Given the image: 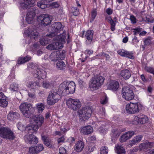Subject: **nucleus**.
<instances>
[{
    "label": "nucleus",
    "mask_w": 154,
    "mask_h": 154,
    "mask_svg": "<svg viewBox=\"0 0 154 154\" xmlns=\"http://www.w3.org/2000/svg\"><path fill=\"white\" fill-rule=\"evenodd\" d=\"M152 38L149 36L145 38L144 40V45H149L152 43Z\"/></svg>",
    "instance_id": "a19ab883"
},
{
    "label": "nucleus",
    "mask_w": 154,
    "mask_h": 154,
    "mask_svg": "<svg viewBox=\"0 0 154 154\" xmlns=\"http://www.w3.org/2000/svg\"><path fill=\"white\" fill-rule=\"evenodd\" d=\"M121 133V131L117 129H113L112 131V133L111 134L112 137V141L113 139L118 137Z\"/></svg>",
    "instance_id": "2f4dec72"
},
{
    "label": "nucleus",
    "mask_w": 154,
    "mask_h": 154,
    "mask_svg": "<svg viewBox=\"0 0 154 154\" xmlns=\"http://www.w3.org/2000/svg\"><path fill=\"white\" fill-rule=\"evenodd\" d=\"M6 99H4L0 100V106L5 107L7 106L8 102L6 100Z\"/></svg>",
    "instance_id": "09e8293b"
},
{
    "label": "nucleus",
    "mask_w": 154,
    "mask_h": 154,
    "mask_svg": "<svg viewBox=\"0 0 154 154\" xmlns=\"http://www.w3.org/2000/svg\"><path fill=\"white\" fill-rule=\"evenodd\" d=\"M80 132L84 135H88L93 132V129L90 125L85 126L80 129Z\"/></svg>",
    "instance_id": "412c9836"
},
{
    "label": "nucleus",
    "mask_w": 154,
    "mask_h": 154,
    "mask_svg": "<svg viewBox=\"0 0 154 154\" xmlns=\"http://www.w3.org/2000/svg\"><path fill=\"white\" fill-rule=\"evenodd\" d=\"M18 85L16 83H13L10 85V89L14 91H17L18 90Z\"/></svg>",
    "instance_id": "49530a36"
},
{
    "label": "nucleus",
    "mask_w": 154,
    "mask_h": 154,
    "mask_svg": "<svg viewBox=\"0 0 154 154\" xmlns=\"http://www.w3.org/2000/svg\"><path fill=\"white\" fill-rule=\"evenodd\" d=\"M75 84L74 82L65 81L59 85V92L65 95L73 94L75 92Z\"/></svg>",
    "instance_id": "f03ea898"
},
{
    "label": "nucleus",
    "mask_w": 154,
    "mask_h": 154,
    "mask_svg": "<svg viewBox=\"0 0 154 154\" xmlns=\"http://www.w3.org/2000/svg\"><path fill=\"white\" fill-rule=\"evenodd\" d=\"M6 98V97L4 95L3 93L2 92H0V100Z\"/></svg>",
    "instance_id": "e2e57ef3"
},
{
    "label": "nucleus",
    "mask_w": 154,
    "mask_h": 154,
    "mask_svg": "<svg viewBox=\"0 0 154 154\" xmlns=\"http://www.w3.org/2000/svg\"><path fill=\"white\" fill-rule=\"evenodd\" d=\"M40 43L42 45H45L48 43V40L46 37H44L40 39Z\"/></svg>",
    "instance_id": "37998d69"
},
{
    "label": "nucleus",
    "mask_w": 154,
    "mask_h": 154,
    "mask_svg": "<svg viewBox=\"0 0 154 154\" xmlns=\"http://www.w3.org/2000/svg\"><path fill=\"white\" fill-rule=\"evenodd\" d=\"M33 135L32 134L28 135H26L24 137V139L25 142L27 143L31 144V141L32 139L33 138Z\"/></svg>",
    "instance_id": "ea45409f"
},
{
    "label": "nucleus",
    "mask_w": 154,
    "mask_h": 154,
    "mask_svg": "<svg viewBox=\"0 0 154 154\" xmlns=\"http://www.w3.org/2000/svg\"><path fill=\"white\" fill-rule=\"evenodd\" d=\"M121 76L125 80L128 79L131 76V73L127 69L122 70L121 72Z\"/></svg>",
    "instance_id": "c756f323"
},
{
    "label": "nucleus",
    "mask_w": 154,
    "mask_h": 154,
    "mask_svg": "<svg viewBox=\"0 0 154 154\" xmlns=\"http://www.w3.org/2000/svg\"><path fill=\"white\" fill-rule=\"evenodd\" d=\"M108 152V148L106 146H103L101 148L100 150V154H107Z\"/></svg>",
    "instance_id": "de8ad7c7"
},
{
    "label": "nucleus",
    "mask_w": 154,
    "mask_h": 154,
    "mask_svg": "<svg viewBox=\"0 0 154 154\" xmlns=\"http://www.w3.org/2000/svg\"><path fill=\"white\" fill-rule=\"evenodd\" d=\"M135 120H137V122L141 124H144L148 121L147 117L143 115H139L138 116H136L134 118Z\"/></svg>",
    "instance_id": "4be33fe9"
},
{
    "label": "nucleus",
    "mask_w": 154,
    "mask_h": 154,
    "mask_svg": "<svg viewBox=\"0 0 154 154\" xmlns=\"http://www.w3.org/2000/svg\"><path fill=\"white\" fill-rule=\"evenodd\" d=\"M36 107L39 113H41L45 109V105L42 103H39L36 104Z\"/></svg>",
    "instance_id": "4c0bfd02"
},
{
    "label": "nucleus",
    "mask_w": 154,
    "mask_h": 154,
    "mask_svg": "<svg viewBox=\"0 0 154 154\" xmlns=\"http://www.w3.org/2000/svg\"><path fill=\"white\" fill-rule=\"evenodd\" d=\"M139 41L137 39V38L135 36L133 39L132 42L133 44H136L139 42Z\"/></svg>",
    "instance_id": "338daca9"
},
{
    "label": "nucleus",
    "mask_w": 154,
    "mask_h": 154,
    "mask_svg": "<svg viewBox=\"0 0 154 154\" xmlns=\"http://www.w3.org/2000/svg\"><path fill=\"white\" fill-rule=\"evenodd\" d=\"M130 19L131 20L132 23L134 24L136 23V18L134 15H131Z\"/></svg>",
    "instance_id": "13d9d810"
},
{
    "label": "nucleus",
    "mask_w": 154,
    "mask_h": 154,
    "mask_svg": "<svg viewBox=\"0 0 154 154\" xmlns=\"http://www.w3.org/2000/svg\"><path fill=\"white\" fill-rule=\"evenodd\" d=\"M104 80L103 77L100 76H95L89 82L90 88L96 90L99 89L103 85Z\"/></svg>",
    "instance_id": "20e7f679"
},
{
    "label": "nucleus",
    "mask_w": 154,
    "mask_h": 154,
    "mask_svg": "<svg viewBox=\"0 0 154 154\" xmlns=\"http://www.w3.org/2000/svg\"><path fill=\"white\" fill-rule=\"evenodd\" d=\"M20 111L24 116L29 118L32 113L33 109L31 105L27 102L23 103L19 106Z\"/></svg>",
    "instance_id": "423d86ee"
},
{
    "label": "nucleus",
    "mask_w": 154,
    "mask_h": 154,
    "mask_svg": "<svg viewBox=\"0 0 154 154\" xmlns=\"http://www.w3.org/2000/svg\"><path fill=\"white\" fill-rule=\"evenodd\" d=\"M85 144L81 140L78 141L74 146V150L78 152H80L83 150Z\"/></svg>",
    "instance_id": "393cba45"
},
{
    "label": "nucleus",
    "mask_w": 154,
    "mask_h": 154,
    "mask_svg": "<svg viewBox=\"0 0 154 154\" xmlns=\"http://www.w3.org/2000/svg\"><path fill=\"white\" fill-rule=\"evenodd\" d=\"M119 88V83L117 81L112 80L109 82L107 88L109 90L115 91L118 90Z\"/></svg>",
    "instance_id": "aec40b11"
},
{
    "label": "nucleus",
    "mask_w": 154,
    "mask_h": 154,
    "mask_svg": "<svg viewBox=\"0 0 154 154\" xmlns=\"http://www.w3.org/2000/svg\"><path fill=\"white\" fill-rule=\"evenodd\" d=\"M115 150L118 154H125L126 152L124 147L121 145L119 144L116 145Z\"/></svg>",
    "instance_id": "cd10ccee"
},
{
    "label": "nucleus",
    "mask_w": 154,
    "mask_h": 154,
    "mask_svg": "<svg viewBox=\"0 0 154 154\" xmlns=\"http://www.w3.org/2000/svg\"><path fill=\"white\" fill-rule=\"evenodd\" d=\"M106 12L107 14L109 15H110L112 13V9L108 8L106 10Z\"/></svg>",
    "instance_id": "69168bd1"
},
{
    "label": "nucleus",
    "mask_w": 154,
    "mask_h": 154,
    "mask_svg": "<svg viewBox=\"0 0 154 154\" xmlns=\"http://www.w3.org/2000/svg\"><path fill=\"white\" fill-rule=\"evenodd\" d=\"M35 15V14L32 11H28L26 16V22L28 23H31Z\"/></svg>",
    "instance_id": "bb28decb"
},
{
    "label": "nucleus",
    "mask_w": 154,
    "mask_h": 154,
    "mask_svg": "<svg viewBox=\"0 0 154 154\" xmlns=\"http://www.w3.org/2000/svg\"><path fill=\"white\" fill-rule=\"evenodd\" d=\"M0 136L11 140H13L15 137L12 131L9 128L5 127L0 128Z\"/></svg>",
    "instance_id": "1a4fd4ad"
},
{
    "label": "nucleus",
    "mask_w": 154,
    "mask_h": 154,
    "mask_svg": "<svg viewBox=\"0 0 154 154\" xmlns=\"http://www.w3.org/2000/svg\"><path fill=\"white\" fill-rule=\"evenodd\" d=\"M143 136L142 135L137 136L130 141V145L132 146L139 143L141 140Z\"/></svg>",
    "instance_id": "c85d7f7f"
},
{
    "label": "nucleus",
    "mask_w": 154,
    "mask_h": 154,
    "mask_svg": "<svg viewBox=\"0 0 154 154\" xmlns=\"http://www.w3.org/2000/svg\"><path fill=\"white\" fill-rule=\"evenodd\" d=\"M51 5L53 8H57L59 6V4L57 2L52 3Z\"/></svg>",
    "instance_id": "680f3d73"
},
{
    "label": "nucleus",
    "mask_w": 154,
    "mask_h": 154,
    "mask_svg": "<svg viewBox=\"0 0 154 154\" xmlns=\"http://www.w3.org/2000/svg\"><path fill=\"white\" fill-rule=\"evenodd\" d=\"M80 119L83 121H85L91 116L92 113L90 107H86L82 108L78 111Z\"/></svg>",
    "instance_id": "0eeeda50"
},
{
    "label": "nucleus",
    "mask_w": 154,
    "mask_h": 154,
    "mask_svg": "<svg viewBox=\"0 0 154 154\" xmlns=\"http://www.w3.org/2000/svg\"><path fill=\"white\" fill-rule=\"evenodd\" d=\"M54 37V39L56 40V41L49 45L46 47L49 50H58L62 48L63 47V44L65 43L66 35L64 33L63 35H60Z\"/></svg>",
    "instance_id": "f257e3e1"
},
{
    "label": "nucleus",
    "mask_w": 154,
    "mask_h": 154,
    "mask_svg": "<svg viewBox=\"0 0 154 154\" xmlns=\"http://www.w3.org/2000/svg\"><path fill=\"white\" fill-rule=\"evenodd\" d=\"M32 121L34 122L36 125L40 127L44 122V117L41 115H36L30 118Z\"/></svg>",
    "instance_id": "4468645a"
},
{
    "label": "nucleus",
    "mask_w": 154,
    "mask_h": 154,
    "mask_svg": "<svg viewBox=\"0 0 154 154\" xmlns=\"http://www.w3.org/2000/svg\"><path fill=\"white\" fill-rule=\"evenodd\" d=\"M63 27L60 22L52 23L51 28L52 32L47 34L46 36L52 38L60 35H63L64 33H66L63 30Z\"/></svg>",
    "instance_id": "7ed1b4c3"
},
{
    "label": "nucleus",
    "mask_w": 154,
    "mask_h": 154,
    "mask_svg": "<svg viewBox=\"0 0 154 154\" xmlns=\"http://www.w3.org/2000/svg\"><path fill=\"white\" fill-rule=\"evenodd\" d=\"M20 115L17 112H10L8 115V119L11 121H14L20 118Z\"/></svg>",
    "instance_id": "b1692460"
},
{
    "label": "nucleus",
    "mask_w": 154,
    "mask_h": 154,
    "mask_svg": "<svg viewBox=\"0 0 154 154\" xmlns=\"http://www.w3.org/2000/svg\"><path fill=\"white\" fill-rule=\"evenodd\" d=\"M140 106L139 103L131 102L126 105L125 109L127 112L129 114H135L139 112Z\"/></svg>",
    "instance_id": "9d476101"
},
{
    "label": "nucleus",
    "mask_w": 154,
    "mask_h": 154,
    "mask_svg": "<svg viewBox=\"0 0 154 154\" xmlns=\"http://www.w3.org/2000/svg\"><path fill=\"white\" fill-rule=\"evenodd\" d=\"M96 140V138L95 136H92L88 138V140L90 142H92Z\"/></svg>",
    "instance_id": "774afa93"
},
{
    "label": "nucleus",
    "mask_w": 154,
    "mask_h": 154,
    "mask_svg": "<svg viewBox=\"0 0 154 154\" xmlns=\"http://www.w3.org/2000/svg\"><path fill=\"white\" fill-rule=\"evenodd\" d=\"M94 32L92 30H87L85 35V37L86 39L85 42L87 45L91 44L92 42Z\"/></svg>",
    "instance_id": "a211bd4d"
},
{
    "label": "nucleus",
    "mask_w": 154,
    "mask_h": 154,
    "mask_svg": "<svg viewBox=\"0 0 154 154\" xmlns=\"http://www.w3.org/2000/svg\"><path fill=\"white\" fill-rule=\"evenodd\" d=\"M24 33L28 35L31 41H33L36 40L40 36V34L36 30L32 28H30L25 30Z\"/></svg>",
    "instance_id": "f8f14e48"
},
{
    "label": "nucleus",
    "mask_w": 154,
    "mask_h": 154,
    "mask_svg": "<svg viewBox=\"0 0 154 154\" xmlns=\"http://www.w3.org/2000/svg\"><path fill=\"white\" fill-rule=\"evenodd\" d=\"M57 51L52 53L50 55V58L53 61H57L59 60L58 57H57Z\"/></svg>",
    "instance_id": "79ce46f5"
},
{
    "label": "nucleus",
    "mask_w": 154,
    "mask_h": 154,
    "mask_svg": "<svg viewBox=\"0 0 154 154\" xmlns=\"http://www.w3.org/2000/svg\"><path fill=\"white\" fill-rule=\"evenodd\" d=\"M37 6L42 9H45L47 8V5L44 4L42 1H39L37 3Z\"/></svg>",
    "instance_id": "a18cd8bd"
},
{
    "label": "nucleus",
    "mask_w": 154,
    "mask_h": 154,
    "mask_svg": "<svg viewBox=\"0 0 154 154\" xmlns=\"http://www.w3.org/2000/svg\"><path fill=\"white\" fill-rule=\"evenodd\" d=\"M133 30H134L133 32L134 33V35H135L138 34L141 31L140 28H137L134 29Z\"/></svg>",
    "instance_id": "bf43d9fd"
},
{
    "label": "nucleus",
    "mask_w": 154,
    "mask_h": 154,
    "mask_svg": "<svg viewBox=\"0 0 154 154\" xmlns=\"http://www.w3.org/2000/svg\"><path fill=\"white\" fill-rule=\"evenodd\" d=\"M145 70L148 72L152 73L154 70L153 68L146 66L145 68Z\"/></svg>",
    "instance_id": "6e6d98bb"
},
{
    "label": "nucleus",
    "mask_w": 154,
    "mask_h": 154,
    "mask_svg": "<svg viewBox=\"0 0 154 154\" xmlns=\"http://www.w3.org/2000/svg\"><path fill=\"white\" fill-rule=\"evenodd\" d=\"M56 67L60 70H63L65 69L66 65L63 61L60 60L57 62Z\"/></svg>",
    "instance_id": "c9c22d12"
},
{
    "label": "nucleus",
    "mask_w": 154,
    "mask_h": 154,
    "mask_svg": "<svg viewBox=\"0 0 154 154\" xmlns=\"http://www.w3.org/2000/svg\"><path fill=\"white\" fill-rule=\"evenodd\" d=\"M46 74V72L43 70L41 69H38L36 70V73L34 74L35 77H38V79H42L43 77H45Z\"/></svg>",
    "instance_id": "a878e982"
},
{
    "label": "nucleus",
    "mask_w": 154,
    "mask_h": 154,
    "mask_svg": "<svg viewBox=\"0 0 154 154\" xmlns=\"http://www.w3.org/2000/svg\"><path fill=\"white\" fill-rule=\"evenodd\" d=\"M57 57L59 59H63L65 57L66 51L64 50H60L59 51H57Z\"/></svg>",
    "instance_id": "e433bc0d"
},
{
    "label": "nucleus",
    "mask_w": 154,
    "mask_h": 154,
    "mask_svg": "<svg viewBox=\"0 0 154 154\" xmlns=\"http://www.w3.org/2000/svg\"><path fill=\"white\" fill-rule=\"evenodd\" d=\"M34 2V0H23V2L20 3V8L21 9H27L29 5L31 6Z\"/></svg>",
    "instance_id": "f3484780"
},
{
    "label": "nucleus",
    "mask_w": 154,
    "mask_h": 154,
    "mask_svg": "<svg viewBox=\"0 0 154 154\" xmlns=\"http://www.w3.org/2000/svg\"><path fill=\"white\" fill-rule=\"evenodd\" d=\"M122 96L124 99L127 100H131L134 97L133 90L129 87H125L123 88Z\"/></svg>",
    "instance_id": "9b49d317"
},
{
    "label": "nucleus",
    "mask_w": 154,
    "mask_h": 154,
    "mask_svg": "<svg viewBox=\"0 0 154 154\" xmlns=\"http://www.w3.org/2000/svg\"><path fill=\"white\" fill-rule=\"evenodd\" d=\"M108 98L106 96L103 97L101 98L100 100V102L102 105H104L106 104L108 102Z\"/></svg>",
    "instance_id": "3c124183"
},
{
    "label": "nucleus",
    "mask_w": 154,
    "mask_h": 154,
    "mask_svg": "<svg viewBox=\"0 0 154 154\" xmlns=\"http://www.w3.org/2000/svg\"><path fill=\"white\" fill-rule=\"evenodd\" d=\"M33 138L32 139L31 141L32 142L31 144H36L38 142V139L36 136L33 135Z\"/></svg>",
    "instance_id": "5fc2aeb1"
},
{
    "label": "nucleus",
    "mask_w": 154,
    "mask_h": 154,
    "mask_svg": "<svg viewBox=\"0 0 154 154\" xmlns=\"http://www.w3.org/2000/svg\"><path fill=\"white\" fill-rule=\"evenodd\" d=\"M97 14V12L96 9H93L91 12V18L90 20L91 22L94 20Z\"/></svg>",
    "instance_id": "c03bdc74"
},
{
    "label": "nucleus",
    "mask_w": 154,
    "mask_h": 154,
    "mask_svg": "<svg viewBox=\"0 0 154 154\" xmlns=\"http://www.w3.org/2000/svg\"><path fill=\"white\" fill-rule=\"evenodd\" d=\"M39 127L37 125H27L26 128V130L28 133H33L34 132L36 131Z\"/></svg>",
    "instance_id": "5701e85b"
},
{
    "label": "nucleus",
    "mask_w": 154,
    "mask_h": 154,
    "mask_svg": "<svg viewBox=\"0 0 154 154\" xmlns=\"http://www.w3.org/2000/svg\"><path fill=\"white\" fill-rule=\"evenodd\" d=\"M148 145L147 142H144L140 143L139 146L140 151L148 149Z\"/></svg>",
    "instance_id": "58836bf2"
},
{
    "label": "nucleus",
    "mask_w": 154,
    "mask_h": 154,
    "mask_svg": "<svg viewBox=\"0 0 154 154\" xmlns=\"http://www.w3.org/2000/svg\"><path fill=\"white\" fill-rule=\"evenodd\" d=\"M134 132L133 131H130L124 134L120 137V141L124 142L129 139L134 134Z\"/></svg>",
    "instance_id": "6ab92c4d"
},
{
    "label": "nucleus",
    "mask_w": 154,
    "mask_h": 154,
    "mask_svg": "<svg viewBox=\"0 0 154 154\" xmlns=\"http://www.w3.org/2000/svg\"><path fill=\"white\" fill-rule=\"evenodd\" d=\"M118 54L122 57H124L132 59L134 58V57L133 55L132 52L124 50L123 49L117 51Z\"/></svg>",
    "instance_id": "dca6fc26"
},
{
    "label": "nucleus",
    "mask_w": 154,
    "mask_h": 154,
    "mask_svg": "<svg viewBox=\"0 0 154 154\" xmlns=\"http://www.w3.org/2000/svg\"><path fill=\"white\" fill-rule=\"evenodd\" d=\"M60 154H66V149L63 147H61L59 149Z\"/></svg>",
    "instance_id": "4d7b16f0"
},
{
    "label": "nucleus",
    "mask_w": 154,
    "mask_h": 154,
    "mask_svg": "<svg viewBox=\"0 0 154 154\" xmlns=\"http://www.w3.org/2000/svg\"><path fill=\"white\" fill-rule=\"evenodd\" d=\"M93 53V51L92 50L86 49L85 51V53L86 54L90 55L92 54Z\"/></svg>",
    "instance_id": "052dcab7"
},
{
    "label": "nucleus",
    "mask_w": 154,
    "mask_h": 154,
    "mask_svg": "<svg viewBox=\"0 0 154 154\" xmlns=\"http://www.w3.org/2000/svg\"><path fill=\"white\" fill-rule=\"evenodd\" d=\"M106 19L111 25V30L112 31H114L115 29V27L117 22H115V21L113 20L110 17H106Z\"/></svg>",
    "instance_id": "7c9ffc66"
},
{
    "label": "nucleus",
    "mask_w": 154,
    "mask_h": 154,
    "mask_svg": "<svg viewBox=\"0 0 154 154\" xmlns=\"http://www.w3.org/2000/svg\"><path fill=\"white\" fill-rule=\"evenodd\" d=\"M65 140V139L63 136L58 138L57 139V142L58 143H62L64 142Z\"/></svg>",
    "instance_id": "0e129e2a"
},
{
    "label": "nucleus",
    "mask_w": 154,
    "mask_h": 154,
    "mask_svg": "<svg viewBox=\"0 0 154 154\" xmlns=\"http://www.w3.org/2000/svg\"><path fill=\"white\" fill-rule=\"evenodd\" d=\"M139 149V148L138 146L134 147L133 149H131L130 150L131 154H134L135 152H137Z\"/></svg>",
    "instance_id": "864d4df0"
},
{
    "label": "nucleus",
    "mask_w": 154,
    "mask_h": 154,
    "mask_svg": "<svg viewBox=\"0 0 154 154\" xmlns=\"http://www.w3.org/2000/svg\"><path fill=\"white\" fill-rule=\"evenodd\" d=\"M27 86L29 88H31L32 89H37L40 86L39 83L37 82H30L28 83Z\"/></svg>",
    "instance_id": "473e14b6"
},
{
    "label": "nucleus",
    "mask_w": 154,
    "mask_h": 154,
    "mask_svg": "<svg viewBox=\"0 0 154 154\" xmlns=\"http://www.w3.org/2000/svg\"><path fill=\"white\" fill-rule=\"evenodd\" d=\"M31 59L30 57L26 56L24 57H19L17 60V63L20 64H22L25 62L28 61Z\"/></svg>",
    "instance_id": "72a5a7b5"
},
{
    "label": "nucleus",
    "mask_w": 154,
    "mask_h": 154,
    "mask_svg": "<svg viewBox=\"0 0 154 154\" xmlns=\"http://www.w3.org/2000/svg\"><path fill=\"white\" fill-rule=\"evenodd\" d=\"M17 127L18 130L23 131V130L25 128V127L24 125H23L22 123L20 122H18L17 125Z\"/></svg>",
    "instance_id": "8fccbe9b"
},
{
    "label": "nucleus",
    "mask_w": 154,
    "mask_h": 154,
    "mask_svg": "<svg viewBox=\"0 0 154 154\" xmlns=\"http://www.w3.org/2000/svg\"><path fill=\"white\" fill-rule=\"evenodd\" d=\"M68 107L73 110H76L81 106V103L79 100L69 98L66 101Z\"/></svg>",
    "instance_id": "6e6552de"
},
{
    "label": "nucleus",
    "mask_w": 154,
    "mask_h": 154,
    "mask_svg": "<svg viewBox=\"0 0 154 154\" xmlns=\"http://www.w3.org/2000/svg\"><path fill=\"white\" fill-rule=\"evenodd\" d=\"M42 86L44 88H49L53 86L54 84L52 81L49 82L48 81H44L42 82Z\"/></svg>",
    "instance_id": "f704fd0d"
},
{
    "label": "nucleus",
    "mask_w": 154,
    "mask_h": 154,
    "mask_svg": "<svg viewBox=\"0 0 154 154\" xmlns=\"http://www.w3.org/2000/svg\"><path fill=\"white\" fill-rule=\"evenodd\" d=\"M59 88L58 89H53L51 91L47 99V103L48 105H52L60 99V94H62L59 92Z\"/></svg>",
    "instance_id": "39448f33"
},
{
    "label": "nucleus",
    "mask_w": 154,
    "mask_h": 154,
    "mask_svg": "<svg viewBox=\"0 0 154 154\" xmlns=\"http://www.w3.org/2000/svg\"><path fill=\"white\" fill-rule=\"evenodd\" d=\"M37 20L39 25L45 26L49 24L51 22L49 16L47 14L38 17Z\"/></svg>",
    "instance_id": "ddd939ff"
},
{
    "label": "nucleus",
    "mask_w": 154,
    "mask_h": 154,
    "mask_svg": "<svg viewBox=\"0 0 154 154\" xmlns=\"http://www.w3.org/2000/svg\"><path fill=\"white\" fill-rule=\"evenodd\" d=\"M45 144L47 146L50 147L51 146V140L48 139L45 140L44 142Z\"/></svg>",
    "instance_id": "603ef678"
},
{
    "label": "nucleus",
    "mask_w": 154,
    "mask_h": 154,
    "mask_svg": "<svg viewBox=\"0 0 154 154\" xmlns=\"http://www.w3.org/2000/svg\"><path fill=\"white\" fill-rule=\"evenodd\" d=\"M44 149L43 145L42 144H39L35 146L30 147L29 149V151L31 153H37L42 151Z\"/></svg>",
    "instance_id": "2eb2a0df"
}]
</instances>
